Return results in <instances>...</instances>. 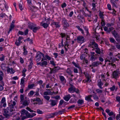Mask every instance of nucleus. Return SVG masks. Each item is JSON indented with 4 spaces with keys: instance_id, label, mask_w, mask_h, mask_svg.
Wrapping results in <instances>:
<instances>
[{
    "instance_id": "f257e3e1",
    "label": "nucleus",
    "mask_w": 120,
    "mask_h": 120,
    "mask_svg": "<svg viewBox=\"0 0 120 120\" xmlns=\"http://www.w3.org/2000/svg\"><path fill=\"white\" fill-rule=\"evenodd\" d=\"M15 110L14 109H11L9 107H7L6 109H3V111L4 112V115L7 118L9 116V115L8 114L9 111L10 112H12L13 111Z\"/></svg>"
},
{
    "instance_id": "f03ea898",
    "label": "nucleus",
    "mask_w": 120,
    "mask_h": 120,
    "mask_svg": "<svg viewBox=\"0 0 120 120\" xmlns=\"http://www.w3.org/2000/svg\"><path fill=\"white\" fill-rule=\"evenodd\" d=\"M111 32L116 40L118 42H120V37L119 34L114 30L112 31Z\"/></svg>"
},
{
    "instance_id": "7ed1b4c3",
    "label": "nucleus",
    "mask_w": 120,
    "mask_h": 120,
    "mask_svg": "<svg viewBox=\"0 0 120 120\" xmlns=\"http://www.w3.org/2000/svg\"><path fill=\"white\" fill-rule=\"evenodd\" d=\"M42 56H43V57H44V54L40 52H38L37 53V56L35 57V58L36 59V61L37 62H38L40 61L41 59Z\"/></svg>"
},
{
    "instance_id": "20e7f679",
    "label": "nucleus",
    "mask_w": 120,
    "mask_h": 120,
    "mask_svg": "<svg viewBox=\"0 0 120 120\" xmlns=\"http://www.w3.org/2000/svg\"><path fill=\"white\" fill-rule=\"evenodd\" d=\"M48 68L50 70V71L49 73L50 74L56 73L60 69L59 68L57 67H55L54 68Z\"/></svg>"
},
{
    "instance_id": "39448f33",
    "label": "nucleus",
    "mask_w": 120,
    "mask_h": 120,
    "mask_svg": "<svg viewBox=\"0 0 120 120\" xmlns=\"http://www.w3.org/2000/svg\"><path fill=\"white\" fill-rule=\"evenodd\" d=\"M21 114L22 115H25L27 117L31 118L30 113H29L25 109H23L22 110Z\"/></svg>"
},
{
    "instance_id": "423d86ee",
    "label": "nucleus",
    "mask_w": 120,
    "mask_h": 120,
    "mask_svg": "<svg viewBox=\"0 0 120 120\" xmlns=\"http://www.w3.org/2000/svg\"><path fill=\"white\" fill-rule=\"evenodd\" d=\"M77 42L78 43H83L85 41V39L84 37L81 36H78L77 38Z\"/></svg>"
},
{
    "instance_id": "0eeeda50",
    "label": "nucleus",
    "mask_w": 120,
    "mask_h": 120,
    "mask_svg": "<svg viewBox=\"0 0 120 120\" xmlns=\"http://www.w3.org/2000/svg\"><path fill=\"white\" fill-rule=\"evenodd\" d=\"M58 102L57 100H50L49 101V105L52 107H53L57 105Z\"/></svg>"
},
{
    "instance_id": "6e6552de",
    "label": "nucleus",
    "mask_w": 120,
    "mask_h": 120,
    "mask_svg": "<svg viewBox=\"0 0 120 120\" xmlns=\"http://www.w3.org/2000/svg\"><path fill=\"white\" fill-rule=\"evenodd\" d=\"M119 73V72L118 71L116 70L114 71L113 72L112 75L113 78L116 79L118 77Z\"/></svg>"
},
{
    "instance_id": "1a4fd4ad",
    "label": "nucleus",
    "mask_w": 120,
    "mask_h": 120,
    "mask_svg": "<svg viewBox=\"0 0 120 120\" xmlns=\"http://www.w3.org/2000/svg\"><path fill=\"white\" fill-rule=\"evenodd\" d=\"M10 103L11 104H9V107L11 109H14V107L16 105V102L15 101H10Z\"/></svg>"
},
{
    "instance_id": "9d476101",
    "label": "nucleus",
    "mask_w": 120,
    "mask_h": 120,
    "mask_svg": "<svg viewBox=\"0 0 120 120\" xmlns=\"http://www.w3.org/2000/svg\"><path fill=\"white\" fill-rule=\"evenodd\" d=\"M62 22L64 27L67 28L68 27L69 24L65 19L63 18V19Z\"/></svg>"
},
{
    "instance_id": "9b49d317",
    "label": "nucleus",
    "mask_w": 120,
    "mask_h": 120,
    "mask_svg": "<svg viewBox=\"0 0 120 120\" xmlns=\"http://www.w3.org/2000/svg\"><path fill=\"white\" fill-rule=\"evenodd\" d=\"M30 102L29 100L28 99H24L22 103L23 105L27 106L28 105Z\"/></svg>"
},
{
    "instance_id": "f8f14e48",
    "label": "nucleus",
    "mask_w": 120,
    "mask_h": 120,
    "mask_svg": "<svg viewBox=\"0 0 120 120\" xmlns=\"http://www.w3.org/2000/svg\"><path fill=\"white\" fill-rule=\"evenodd\" d=\"M15 22V21L14 20H13L12 21V23H11L10 26V28L9 29V30L8 32V34L9 33V32L10 31H11L12 29H14L15 27V26L14 25Z\"/></svg>"
},
{
    "instance_id": "ddd939ff",
    "label": "nucleus",
    "mask_w": 120,
    "mask_h": 120,
    "mask_svg": "<svg viewBox=\"0 0 120 120\" xmlns=\"http://www.w3.org/2000/svg\"><path fill=\"white\" fill-rule=\"evenodd\" d=\"M92 96L91 95H89L85 97V99L87 101H93L92 100L91 98V97Z\"/></svg>"
},
{
    "instance_id": "4468645a",
    "label": "nucleus",
    "mask_w": 120,
    "mask_h": 120,
    "mask_svg": "<svg viewBox=\"0 0 120 120\" xmlns=\"http://www.w3.org/2000/svg\"><path fill=\"white\" fill-rule=\"evenodd\" d=\"M92 48L94 49H96L98 48V44L96 43L94 41L92 42Z\"/></svg>"
},
{
    "instance_id": "2eb2a0df",
    "label": "nucleus",
    "mask_w": 120,
    "mask_h": 120,
    "mask_svg": "<svg viewBox=\"0 0 120 120\" xmlns=\"http://www.w3.org/2000/svg\"><path fill=\"white\" fill-rule=\"evenodd\" d=\"M71 86V87L69 88L68 90L70 92L72 91H75V88L74 86L73 85H72L71 84H70Z\"/></svg>"
},
{
    "instance_id": "dca6fc26",
    "label": "nucleus",
    "mask_w": 120,
    "mask_h": 120,
    "mask_svg": "<svg viewBox=\"0 0 120 120\" xmlns=\"http://www.w3.org/2000/svg\"><path fill=\"white\" fill-rule=\"evenodd\" d=\"M99 64V62L98 61L92 63V67H95L98 66Z\"/></svg>"
},
{
    "instance_id": "f3484780",
    "label": "nucleus",
    "mask_w": 120,
    "mask_h": 120,
    "mask_svg": "<svg viewBox=\"0 0 120 120\" xmlns=\"http://www.w3.org/2000/svg\"><path fill=\"white\" fill-rule=\"evenodd\" d=\"M103 83L101 82V79H100L98 81V86L101 89H102L103 87L101 86L103 85Z\"/></svg>"
},
{
    "instance_id": "a211bd4d",
    "label": "nucleus",
    "mask_w": 120,
    "mask_h": 120,
    "mask_svg": "<svg viewBox=\"0 0 120 120\" xmlns=\"http://www.w3.org/2000/svg\"><path fill=\"white\" fill-rule=\"evenodd\" d=\"M70 94H68L64 98V99L66 101H68L71 98Z\"/></svg>"
},
{
    "instance_id": "6ab92c4d",
    "label": "nucleus",
    "mask_w": 120,
    "mask_h": 120,
    "mask_svg": "<svg viewBox=\"0 0 120 120\" xmlns=\"http://www.w3.org/2000/svg\"><path fill=\"white\" fill-rule=\"evenodd\" d=\"M36 26V25L33 23L30 24L29 26V27L31 29H33L35 26Z\"/></svg>"
},
{
    "instance_id": "aec40b11",
    "label": "nucleus",
    "mask_w": 120,
    "mask_h": 120,
    "mask_svg": "<svg viewBox=\"0 0 120 120\" xmlns=\"http://www.w3.org/2000/svg\"><path fill=\"white\" fill-rule=\"evenodd\" d=\"M85 76L87 79V80H86V81L87 82H90V77L89 76L88 74H86L85 75Z\"/></svg>"
},
{
    "instance_id": "412c9836",
    "label": "nucleus",
    "mask_w": 120,
    "mask_h": 120,
    "mask_svg": "<svg viewBox=\"0 0 120 120\" xmlns=\"http://www.w3.org/2000/svg\"><path fill=\"white\" fill-rule=\"evenodd\" d=\"M96 50L95 51L98 54H100L101 53L102 54H103V53L101 52L100 51V49L99 48H98L97 49H96Z\"/></svg>"
},
{
    "instance_id": "4be33fe9",
    "label": "nucleus",
    "mask_w": 120,
    "mask_h": 120,
    "mask_svg": "<svg viewBox=\"0 0 120 120\" xmlns=\"http://www.w3.org/2000/svg\"><path fill=\"white\" fill-rule=\"evenodd\" d=\"M109 40L112 43H115L116 42V41L114 39L112 38H109Z\"/></svg>"
},
{
    "instance_id": "5701e85b",
    "label": "nucleus",
    "mask_w": 120,
    "mask_h": 120,
    "mask_svg": "<svg viewBox=\"0 0 120 120\" xmlns=\"http://www.w3.org/2000/svg\"><path fill=\"white\" fill-rule=\"evenodd\" d=\"M53 24L55 25L56 28L59 27L60 26L59 23L58 22H53Z\"/></svg>"
},
{
    "instance_id": "b1692460",
    "label": "nucleus",
    "mask_w": 120,
    "mask_h": 120,
    "mask_svg": "<svg viewBox=\"0 0 120 120\" xmlns=\"http://www.w3.org/2000/svg\"><path fill=\"white\" fill-rule=\"evenodd\" d=\"M40 28V27L39 26L37 27L35 26L33 29V31L35 33L36 32V31L39 29Z\"/></svg>"
},
{
    "instance_id": "393cba45",
    "label": "nucleus",
    "mask_w": 120,
    "mask_h": 120,
    "mask_svg": "<svg viewBox=\"0 0 120 120\" xmlns=\"http://www.w3.org/2000/svg\"><path fill=\"white\" fill-rule=\"evenodd\" d=\"M40 25L41 26H43V27L44 28H46L48 26V25L47 24L45 23H44L43 24H42V23H41Z\"/></svg>"
},
{
    "instance_id": "a878e982",
    "label": "nucleus",
    "mask_w": 120,
    "mask_h": 120,
    "mask_svg": "<svg viewBox=\"0 0 120 120\" xmlns=\"http://www.w3.org/2000/svg\"><path fill=\"white\" fill-rule=\"evenodd\" d=\"M59 77L62 82L64 81V80H65V79L63 76L61 75H59Z\"/></svg>"
},
{
    "instance_id": "bb28decb",
    "label": "nucleus",
    "mask_w": 120,
    "mask_h": 120,
    "mask_svg": "<svg viewBox=\"0 0 120 120\" xmlns=\"http://www.w3.org/2000/svg\"><path fill=\"white\" fill-rule=\"evenodd\" d=\"M72 63L76 67H77L79 69H80L81 72V69L80 67L79 66L78 64H77L75 63L74 62H72Z\"/></svg>"
},
{
    "instance_id": "cd10ccee",
    "label": "nucleus",
    "mask_w": 120,
    "mask_h": 120,
    "mask_svg": "<svg viewBox=\"0 0 120 120\" xmlns=\"http://www.w3.org/2000/svg\"><path fill=\"white\" fill-rule=\"evenodd\" d=\"M21 101L20 102L22 104V103L24 99V96L23 95L21 94L20 96Z\"/></svg>"
},
{
    "instance_id": "c85d7f7f",
    "label": "nucleus",
    "mask_w": 120,
    "mask_h": 120,
    "mask_svg": "<svg viewBox=\"0 0 120 120\" xmlns=\"http://www.w3.org/2000/svg\"><path fill=\"white\" fill-rule=\"evenodd\" d=\"M77 103L81 105L84 103V101L82 99H79L77 101Z\"/></svg>"
},
{
    "instance_id": "c756f323",
    "label": "nucleus",
    "mask_w": 120,
    "mask_h": 120,
    "mask_svg": "<svg viewBox=\"0 0 120 120\" xmlns=\"http://www.w3.org/2000/svg\"><path fill=\"white\" fill-rule=\"evenodd\" d=\"M76 27L79 30V31H81L82 33V34H84V32L83 30L82 29H81L80 28V27L79 26H76Z\"/></svg>"
},
{
    "instance_id": "7c9ffc66",
    "label": "nucleus",
    "mask_w": 120,
    "mask_h": 120,
    "mask_svg": "<svg viewBox=\"0 0 120 120\" xmlns=\"http://www.w3.org/2000/svg\"><path fill=\"white\" fill-rule=\"evenodd\" d=\"M108 114L110 116H111L112 115H113L114 117L113 118L114 119H115V114H114L112 112H109V113H108Z\"/></svg>"
},
{
    "instance_id": "2f4dec72",
    "label": "nucleus",
    "mask_w": 120,
    "mask_h": 120,
    "mask_svg": "<svg viewBox=\"0 0 120 120\" xmlns=\"http://www.w3.org/2000/svg\"><path fill=\"white\" fill-rule=\"evenodd\" d=\"M65 109H62V110L58 112V114H61L65 112Z\"/></svg>"
},
{
    "instance_id": "473e14b6",
    "label": "nucleus",
    "mask_w": 120,
    "mask_h": 120,
    "mask_svg": "<svg viewBox=\"0 0 120 120\" xmlns=\"http://www.w3.org/2000/svg\"><path fill=\"white\" fill-rule=\"evenodd\" d=\"M80 58L81 60H83V59L84 60H85L86 58H85V54H82L81 55Z\"/></svg>"
},
{
    "instance_id": "72a5a7b5",
    "label": "nucleus",
    "mask_w": 120,
    "mask_h": 120,
    "mask_svg": "<svg viewBox=\"0 0 120 120\" xmlns=\"http://www.w3.org/2000/svg\"><path fill=\"white\" fill-rule=\"evenodd\" d=\"M22 42H20L19 41H18V40H17L15 42V44L17 46H18Z\"/></svg>"
},
{
    "instance_id": "f704fd0d",
    "label": "nucleus",
    "mask_w": 120,
    "mask_h": 120,
    "mask_svg": "<svg viewBox=\"0 0 120 120\" xmlns=\"http://www.w3.org/2000/svg\"><path fill=\"white\" fill-rule=\"evenodd\" d=\"M26 109L28 110L30 112H36L35 111H34L33 110H32L29 107H27L26 108Z\"/></svg>"
},
{
    "instance_id": "c9c22d12",
    "label": "nucleus",
    "mask_w": 120,
    "mask_h": 120,
    "mask_svg": "<svg viewBox=\"0 0 120 120\" xmlns=\"http://www.w3.org/2000/svg\"><path fill=\"white\" fill-rule=\"evenodd\" d=\"M26 109L28 110L30 112H36L35 111H34L33 110H32L29 107H27L26 108Z\"/></svg>"
},
{
    "instance_id": "e433bc0d",
    "label": "nucleus",
    "mask_w": 120,
    "mask_h": 120,
    "mask_svg": "<svg viewBox=\"0 0 120 120\" xmlns=\"http://www.w3.org/2000/svg\"><path fill=\"white\" fill-rule=\"evenodd\" d=\"M44 98L47 100L49 101L50 98V97L47 96H44Z\"/></svg>"
},
{
    "instance_id": "4c0bfd02",
    "label": "nucleus",
    "mask_w": 120,
    "mask_h": 120,
    "mask_svg": "<svg viewBox=\"0 0 120 120\" xmlns=\"http://www.w3.org/2000/svg\"><path fill=\"white\" fill-rule=\"evenodd\" d=\"M66 72L69 75L71 74V72L69 68H68L66 71Z\"/></svg>"
},
{
    "instance_id": "58836bf2",
    "label": "nucleus",
    "mask_w": 120,
    "mask_h": 120,
    "mask_svg": "<svg viewBox=\"0 0 120 120\" xmlns=\"http://www.w3.org/2000/svg\"><path fill=\"white\" fill-rule=\"evenodd\" d=\"M25 78L24 77H23L21 79L20 84H23L24 83L25 81Z\"/></svg>"
},
{
    "instance_id": "ea45409f",
    "label": "nucleus",
    "mask_w": 120,
    "mask_h": 120,
    "mask_svg": "<svg viewBox=\"0 0 120 120\" xmlns=\"http://www.w3.org/2000/svg\"><path fill=\"white\" fill-rule=\"evenodd\" d=\"M34 84L29 85H28V87L29 89H31L34 86Z\"/></svg>"
},
{
    "instance_id": "a19ab883",
    "label": "nucleus",
    "mask_w": 120,
    "mask_h": 120,
    "mask_svg": "<svg viewBox=\"0 0 120 120\" xmlns=\"http://www.w3.org/2000/svg\"><path fill=\"white\" fill-rule=\"evenodd\" d=\"M22 3H21L19 4V6L20 9L22 11L23 10V8L22 7Z\"/></svg>"
},
{
    "instance_id": "79ce46f5",
    "label": "nucleus",
    "mask_w": 120,
    "mask_h": 120,
    "mask_svg": "<svg viewBox=\"0 0 120 120\" xmlns=\"http://www.w3.org/2000/svg\"><path fill=\"white\" fill-rule=\"evenodd\" d=\"M113 28L112 27H109L108 29L107 33H109L113 29Z\"/></svg>"
},
{
    "instance_id": "37998d69",
    "label": "nucleus",
    "mask_w": 120,
    "mask_h": 120,
    "mask_svg": "<svg viewBox=\"0 0 120 120\" xmlns=\"http://www.w3.org/2000/svg\"><path fill=\"white\" fill-rule=\"evenodd\" d=\"M101 24L102 26H104L105 25L104 19H102V21L101 22Z\"/></svg>"
},
{
    "instance_id": "c03bdc74",
    "label": "nucleus",
    "mask_w": 120,
    "mask_h": 120,
    "mask_svg": "<svg viewBox=\"0 0 120 120\" xmlns=\"http://www.w3.org/2000/svg\"><path fill=\"white\" fill-rule=\"evenodd\" d=\"M37 112L39 114H41L43 113L42 111L38 109H37Z\"/></svg>"
},
{
    "instance_id": "a18cd8bd",
    "label": "nucleus",
    "mask_w": 120,
    "mask_h": 120,
    "mask_svg": "<svg viewBox=\"0 0 120 120\" xmlns=\"http://www.w3.org/2000/svg\"><path fill=\"white\" fill-rule=\"evenodd\" d=\"M116 47L118 49L120 50V45H119L117 43H116V44L115 45Z\"/></svg>"
},
{
    "instance_id": "49530a36",
    "label": "nucleus",
    "mask_w": 120,
    "mask_h": 120,
    "mask_svg": "<svg viewBox=\"0 0 120 120\" xmlns=\"http://www.w3.org/2000/svg\"><path fill=\"white\" fill-rule=\"evenodd\" d=\"M47 63L46 61H44L41 63V65H47Z\"/></svg>"
},
{
    "instance_id": "de8ad7c7",
    "label": "nucleus",
    "mask_w": 120,
    "mask_h": 120,
    "mask_svg": "<svg viewBox=\"0 0 120 120\" xmlns=\"http://www.w3.org/2000/svg\"><path fill=\"white\" fill-rule=\"evenodd\" d=\"M96 90V92L99 93H101L102 92V91L101 90H100L99 89H97Z\"/></svg>"
},
{
    "instance_id": "09e8293b",
    "label": "nucleus",
    "mask_w": 120,
    "mask_h": 120,
    "mask_svg": "<svg viewBox=\"0 0 120 120\" xmlns=\"http://www.w3.org/2000/svg\"><path fill=\"white\" fill-rule=\"evenodd\" d=\"M116 99L120 103V97L118 96L116 97Z\"/></svg>"
},
{
    "instance_id": "8fccbe9b",
    "label": "nucleus",
    "mask_w": 120,
    "mask_h": 120,
    "mask_svg": "<svg viewBox=\"0 0 120 120\" xmlns=\"http://www.w3.org/2000/svg\"><path fill=\"white\" fill-rule=\"evenodd\" d=\"M69 41H68L67 40L65 42V46L66 45H67V46L68 47L69 45Z\"/></svg>"
},
{
    "instance_id": "3c124183",
    "label": "nucleus",
    "mask_w": 120,
    "mask_h": 120,
    "mask_svg": "<svg viewBox=\"0 0 120 120\" xmlns=\"http://www.w3.org/2000/svg\"><path fill=\"white\" fill-rule=\"evenodd\" d=\"M2 57H1L0 58V60L1 61H3L4 60V55L2 54Z\"/></svg>"
},
{
    "instance_id": "603ef678",
    "label": "nucleus",
    "mask_w": 120,
    "mask_h": 120,
    "mask_svg": "<svg viewBox=\"0 0 120 120\" xmlns=\"http://www.w3.org/2000/svg\"><path fill=\"white\" fill-rule=\"evenodd\" d=\"M60 35L61 36V37L62 38L66 36V34L63 33H60Z\"/></svg>"
},
{
    "instance_id": "864d4df0",
    "label": "nucleus",
    "mask_w": 120,
    "mask_h": 120,
    "mask_svg": "<svg viewBox=\"0 0 120 120\" xmlns=\"http://www.w3.org/2000/svg\"><path fill=\"white\" fill-rule=\"evenodd\" d=\"M41 99H40V98H35L34 99V101H36L38 102L39 100H40Z\"/></svg>"
},
{
    "instance_id": "5fc2aeb1",
    "label": "nucleus",
    "mask_w": 120,
    "mask_h": 120,
    "mask_svg": "<svg viewBox=\"0 0 120 120\" xmlns=\"http://www.w3.org/2000/svg\"><path fill=\"white\" fill-rule=\"evenodd\" d=\"M43 103L42 101L41 100L39 101L38 102L36 103V104L38 105L42 104Z\"/></svg>"
},
{
    "instance_id": "6e6d98bb",
    "label": "nucleus",
    "mask_w": 120,
    "mask_h": 120,
    "mask_svg": "<svg viewBox=\"0 0 120 120\" xmlns=\"http://www.w3.org/2000/svg\"><path fill=\"white\" fill-rule=\"evenodd\" d=\"M115 86L114 85H113L112 87H111L110 89L111 91H113L114 90V89H115Z\"/></svg>"
},
{
    "instance_id": "4d7b16f0",
    "label": "nucleus",
    "mask_w": 120,
    "mask_h": 120,
    "mask_svg": "<svg viewBox=\"0 0 120 120\" xmlns=\"http://www.w3.org/2000/svg\"><path fill=\"white\" fill-rule=\"evenodd\" d=\"M103 15L102 13H100L99 14V16L100 17V18H101L102 19H104V18L103 16Z\"/></svg>"
},
{
    "instance_id": "13d9d810",
    "label": "nucleus",
    "mask_w": 120,
    "mask_h": 120,
    "mask_svg": "<svg viewBox=\"0 0 120 120\" xmlns=\"http://www.w3.org/2000/svg\"><path fill=\"white\" fill-rule=\"evenodd\" d=\"M92 6L93 7V9H94V10H96V9L95 8L96 7L95 4L94 3H92Z\"/></svg>"
},
{
    "instance_id": "bf43d9fd",
    "label": "nucleus",
    "mask_w": 120,
    "mask_h": 120,
    "mask_svg": "<svg viewBox=\"0 0 120 120\" xmlns=\"http://www.w3.org/2000/svg\"><path fill=\"white\" fill-rule=\"evenodd\" d=\"M24 52L23 54L24 55H26L27 54V51L26 50V49H25L24 47H23Z\"/></svg>"
},
{
    "instance_id": "052dcab7",
    "label": "nucleus",
    "mask_w": 120,
    "mask_h": 120,
    "mask_svg": "<svg viewBox=\"0 0 120 120\" xmlns=\"http://www.w3.org/2000/svg\"><path fill=\"white\" fill-rule=\"evenodd\" d=\"M66 6V4L65 3H63L61 5V7L62 8H63Z\"/></svg>"
},
{
    "instance_id": "680f3d73",
    "label": "nucleus",
    "mask_w": 120,
    "mask_h": 120,
    "mask_svg": "<svg viewBox=\"0 0 120 120\" xmlns=\"http://www.w3.org/2000/svg\"><path fill=\"white\" fill-rule=\"evenodd\" d=\"M5 98H3L1 100V103H4L5 102Z\"/></svg>"
},
{
    "instance_id": "e2e57ef3",
    "label": "nucleus",
    "mask_w": 120,
    "mask_h": 120,
    "mask_svg": "<svg viewBox=\"0 0 120 120\" xmlns=\"http://www.w3.org/2000/svg\"><path fill=\"white\" fill-rule=\"evenodd\" d=\"M95 55H91V57L90 58V59L91 60H92L93 59H95L94 58V56Z\"/></svg>"
},
{
    "instance_id": "0e129e2a",
    "label": "nucleus",
    "mask_w": 120,
    "mask_h": 120,
    "mask_svg": "<svg viewBox=\"0 0 120 120\" xmlns=\"http://www.w3.org/2000/svg\"><path fill=\"white\" fill-rule=\"evenodd\" d=\"M34 93V92L33 90L31 91L29 94L30 95L32 96L33 95Z\"/></svg>"
},
{
    "instance_id": "69168bd1",
    "label": "nucleus",
    "mask_w": 120,
    "mask_h": 120,
    "mask_svg": "<svg viewBox=\"0 0 120 120\" xmlns=\"http://www.w3.org/2000/svg\"><path fill=\"white\" fill-rule=\"evenodd\" d=\"M28 29H27L24 31V34L26 35L28 34Z\"/></svg>"
},
{
    "instance_id": "338daca9",
    "label": "nucleus",
    "mask_w": 120,
    "mask_h": 120,
    "mask_svg": "<svg viewBox=\"0 0 120 120\" xmlns=\"http://www.w3.org/2000/svg\"><path fill=\"white\" fill-rule=\"evenodd\" d=\"M1 67L3 69H5V65L4 64H2L1 65Z\"/></svg>"
},
{
    "instance_id": "774afa93",
    "label": "nucleus",
    "mask_w": 120,
    "mask_h": 120,
    "mask_svg": "<svg viewBox=\"0 0 120 120\" xmlns=\"http://www.w3.org/2000/svg\"><path fill=\"white\" fill-rule=\"evenodd\" d=\"M107 7H108V9L109 10H111V6L109 4H108Z\"/></svg>"
}]
</instances>
